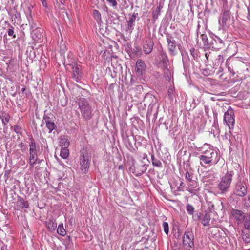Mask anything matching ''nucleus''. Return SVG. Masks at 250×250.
<instances>
[{"instance_id": "obj_1", "label": "nucleus", "mask_w": 250, "mask_h": 250, "mask_svg": "<svg viewBox=\"0 0 250 250\" xmlns=\"http://www.w3.org/2000/svg\"><path fill=\"white\" fill-rule=\"evenodd\" d=\"M198 158L200 161V164L202 167L205 165H216L219 161L217 152L212 148L203 152Z\"/></svg>"}, {"instance_id": "obj_2", "label": "nucleus", "mask_w": 250, "mask_h": 250, "mask_svg": "<svg viewBox=\"0 0 250 250\" xmlns=\"http://www.w3.org/2000/svg\"><path fill=\"white\" fill-rule=\"evenodd\" d=\"M233 175V171L227 170V172L221 177L220 181L217 186L220 194L225 195L229 192Z\"/></svg>"}, {"instance_id": "obj_3", "label": "nucleus", "mask_w": 250, "mask_h": 250, "mask_svg": "<svg viewBox=\"0 0 250 250\" xmlns=\"http://www.w3.org/2000/svg\"><path fill=\"white\" fill-rule=\"evenodd\" d=\"M183 246L185 250H194V236L192 229L188 228L183 236Z\"/></svg>"}, {"instance_id": "obj_4", "label": "nucleus", "mask_w": 250, "mask_h": 250, "mask_svg": "<svg viewBox=\"0 0 250 250\" xmlns=\"http://www.w3.org/2000/svg\"><path fill=\"white\" fill-rule=\"evenodd\" d=\"M223 5L222 9L221 21L219 20L220 24L223 27L229 26L231 17V12L228 5L227 0H222Z\"/></svg>"}, {"instance_id": "obj_5", "label": "nucleus", "mask_w": 250, "mask_h": 250, "mask_svg": "<svg viewBox=\"0 0 250 250\" xmlns=\"http://www.w3.org/2000/svg\"><path fill=\"white\" fill-rule=\"evenodd\" d=\"M80 165L81 170L83 173H86L89 169L90 157L88 155L87 150L83 148L80 151Z\"/></svg>"}, {"instance_id": "obj_6", "label": "nucleus", "mask_w": 250, "mask_h": 250, "mask_svg": "<svg viewBox=\"0 0 250 250\" xmlns=\"http://www.w3.org/2000/svg\"><path fill=\"white\" fill-rule=\"evenodd\" d=\"M79 108L81 115L85 120H89L92 116V110L88 102L84 98L81 99L79 102Z\"/></svg>"}, {"instance_id": "obj_7", "label": "nucleus", "mask_w": 250, "mask_h": 250, "mask_svg": "<svg viewBox=\"0 0 250 250\" xmlns=\"http://www.w3.org/2000/svg\"><path fill=\"white\" fill-rule=\"evenodd\" d=\"M30 142L29 143V164L31 167H33L34 165L37 163L38 160L37 156V148L35 141L33 137L30 138Z\"/></svg>"}, {"instance_id": "obj_8", "label": "nucleus", "mask_w": 250, "mask_h": 250, "mask_svg": "<svg viewBox=\"0 0 250 250\" xmlns=\"http://www.w3.org/2000/svg\"><path fill=\"white\" fill-rule=\"evenodd\" d=\"M247 194V186L246 182L240 178L235 183L232 194L243 198Z\"/></svg>"}, {"instance_id": "obj_9", "label": "nucleus", "mask_w": 250, "mask_h": 250, "mask_svg": "<svg viewBox=\"0 0 250 250\" xmlns=\"http://www.w3.org/2000/svg\"><path fill=\"white\" fill-rule=\"evenodd\" d=\"M234 115V111L230 106L224 114V121L229 129H233L234 126L235 119Z\"/></svg>"}, {"instance_id": "obj_10", "label": "nucleus", "mask_w": 250, "mask_h": 250, "mask_svg": "<svg viewBox=\"0 0 250 250\" xmlns=\"http://www.w3.org/2000/svg\"><path fill=\"white\" fill-rule=\"evenodd\" d=\"M147 165L141 162L136 165H133L130 168V170L136 176H140L144 173L147 170Z\"/></svg>"}, {"instance_id": "obj_11", "label": "nucleus", "mask_w": 250, "mask_h": 250, "mask_svg": "<svg viewBox=\"0 0 250 250\" xmlns=\"http://www.w3.org/2000/svg\"><path fill=\"white\" fill-rule=\"evenodd\" d=\"M242 64H243V63L236 59L227 61L226 62V65H227L229 71L232 73L233 75H234L236 72H238L239 66Z\"/></svg>"}, {"instance_id": "obj_12", "label": "nucleus", "mask_w": 250, "mask_h": 250, "mask_svg": "<svg viewBox=\"0 0 250 250\" xmlns=\"http://www.w3.org/2000/svg\"><path fill=\"white\" fill-rule=\"evenodd\" d=\"M224 47L223 41L219 37L216 36L215 38L212 39L209 42V49L219 50Z\"/></svg>"}, {"instance_id": "obj_13", "label": "nucleus", "mask_w": 250, "mask_h": 250, "mask_svg": "<svg viewBox=\"0 0 250 250\" xmlns=\"http://www.w3.org/2000/svg\"><path fill=\"white\" fill-rule=\"evenodd\" d=\"M146 66L145 62L141 59H138L136 63V73L138 76L143 75L146 71Z\"/></svg>"}, {"instance_id": "obj_14", "label": "nucleus", "mask_w": 250, "mask_h": 250, "mask_svg": "<svg viewBox=\"0 0 250 250\" xmlns=\"http://www.w3.org/2000/svg\"><path fill=\"white\" fill-rule=\"evenodd\" d=\"M167 41L169 52L172 55H175V50L176 48V41L173 39L172 36L169 35L167 37Z\"/></svg>"}, {"instance_id": "obj_15", "label": "nucleus", "mask_w": 250, "mask_h": 250, "mask_svg": "<svg viewBox=\"0 0 250 250\" xmlns=\"http://www.w3.org/2000/svg\"><path fill=\"white\" fill-rule=\"evenodd\" d=\"M137 15L138 13H134L132 15L131 14L129 15V17L128 18V20H127V25L126 29V30L127 31H129L130 33H131L132 32L134 29V25L135 20Z\"/></svg>"}, {"instance_id": "obj_16", "label": "nucleus", "mask_w": 250, "mask_h": 250, "mask_svg": "<svg viewBox=\"0 0 250 250\" xmlns=\"http://www.w3.org/2000/svg\"><path fill=\"white\" fill-rule=\"evenodd\" d=\"M231 214L238 223H241L245 219V214L241 210L233 209Z\"/></svg>"}, {"instance_id": "obj_17", "label": "nucleus", "mask_w": 250, "mask_h": 250, "mask_svg": "<svg viewBox=\"0 0 250 250\" xmlns=\"http://www.w3.org/2000/svg\"><path fill=\"white\" fill-rule=\"evenodd\" d=\"M158 58L159 59L160 63L163 64V67L164 68L167 67L169 62L167 53L163 50H161L159 52Z\"/></svg>"}, {"instance_id": "obj_18", "label": "nucleus", "mask_w": 250, "mask_h": 250, "mask_svg": "<svg viewBox=\"0 0 250 250\" xmlns=\"http://www.w3.org/2000/svg\"><path fill=\"white\" fill-rule=\"evenodd\" d=\"M72 66L73 70V78L76 81L78 82L80 78L81 77V72L80 70V66L77 64L74 63L72 65H70Z\"/></svg>"}, {"instance_id": "obj_19", "label": "nucleus", "mask_w": 250, "mask_h": 250, "mask_svg": "<svg viewBox=\"0 0 250 250\" xmlns=\"http://www.w3.org/2000/svg\"><path fill=\"white\" fill-rule=\"evenodd\" d=\"M111 61V63H112V67H113V73H111V76L113 78H115L117 77V73H119L120 72L122 67H121L120 64L116 63L115 66L113 64H112V63L116 62L117 61H116V58H114V59L113 60L112 57Z\"/></svg>"}, {"instance_id": "obj_20", "label": "nucleus", "mask_w": 250, "mask_h": 250, "mask_svg": "<svg viewBox=\"0 0 250 250\" xmlns=\"http://www.w3.org/2000/svg\"><path fill=\"white\" fill-rule=\"evenodd\" d=\"M154 43L152 40L146 41L143 45V51L146 54L150 53L153 49Z\"/></svg>"}, {"instance_id": "obj_21", "label": "nucleus", "mask_w": 250, "mask_h": 250, "mask_svg": "<svg viewBox=\"0 0 250 250\" xmlns=\"http://www.w3.org/2000/svg\"><path fill=\"white\" fill-rule=\"evenodd\" d=\"M105 23L100 24V32L103 36L107 37L109 34V30L108 29V20H105Z\"/></svg>"}, {"instance_id": "obj_22", "label": "nucleus", "mask_w": 250, "mask_h": 250, "mask_svg": "<svg viewBox=\"0 0 250 250\" xmlns=\"http://www.w3.org/2000/svg\"><path fill=\"white\" fill-rule=\"evenodd\" d=\"M46 123V126L49 130V132L51 133L55 128V125L54 123L50 121V118L49 117H45L44 118Z\"/></svg>"}, {"instance_id": "obj_23", "label": "nucleus", "mask_w": 250, "mask_h": 250, "mask_svg": "<svg viewBox=\"0 0 250 250\" xmlns=\"http://www.w3.org/2000/svg\"><path fill=\"white\" fill-rule=\"evenodd\" d=\"M242 237L245 243H250V230L248 229L242 230Z\"/></svg>"}, {"instance_id": "obj_24", "label": "nucleus", "mask_w": 250, "mask_h": 250, "mask_svg": "<svg viewBox=\"0 0 250 250\" xmlns=\"http://www.w3.org/2000/svg\"><path fill=\"white\" fill-rule=\"evenodd\" d=\"M17 204L21 208H27L29 206L28 202L20 197L18 198Z\"/></svg>"}, {"instance_id": "obj_25", "label": "nucleus", "mask_w": 250, "mask_h": 250, "mask_svg": "<svg viewBox=\"0 0 250 250\" xmlns=\"http://www.w3.org/2000/svg\"><path fill=\"white\" fill-rule=\"evenodd\" d=\"M57 224L55 222V221L53 220H50L46 222L47 227L50 231L55 230L57 228Z\"/></svg>"}, {"instance_id": "obj_26", "label": "nucleus", "mask_w": 250, "mask_h": 250, "mask_svg": "<svg viewBox=\"0 0 250 250\" xmlns=\"http://www.w3.org/2000/svg\"><path fill=\"white\" fill-rule=\"evenodd\" d=\"M202 223L203 224L204 226H207L209 225V223L210 220V214L208 212L206 213L204 215L203 217L202 218Z\"/></svg>"}, {"instance_id": "obj_27", "label": "nucleus", "mask_w": 250, "mask_h": 250, "mask_svg": "<svg viewBox=\"0 0 250 250\" xmlns=\"http://www.w3.org/2000/svg\"><path fill=\"white\" fill-rule=\"evenodd\" d=\"M186 179L188 181L190 185H194L195 181L193 179V174L191 172L187 171L185 173Z\"/></svg>"}, {"instance_id": "obj_28", "label": "nucleus", "mask_w": 250, "mask_h": 250, "mask_svg": "<svg viewBox=\"0 0 250 250\" xmlns=\"http://www.w3.org/2000/svg\"><path fill=\"white\" fill-rule=\"evenodd\" d=\"M151 161L152 163V165L154 167H162V164L161 162L158 159H156L154 155H151Z\"/></svg>"}, {"instance_id": "obj_29", "label": "nucleus", "mask_w": 250, "mask_h": 250, "mask_svg": "<svg viewBox=\"0 0 250 250\" xmlns=\"http://www.w3.org/2000/svg\"><path fill=\"white\" fill-rule=\"evenodd\" d=\"M57 233L61 236H63L66 234V232L63 228L62 223L59 225L57 229Z\"/></svg>"}, {"instance_id": "obj_30", "label": "nucleus", "mask_w": 250, "mask_h": 250, "mask_svg": "<svg viewBox=\"0 0 250 250\" xmlns=\"http://www.w3.org/2000/svg\"><path fill=\"white\" fill-rule=\"evenodd\" d=\"M161 9L160 7H157L154 9L152 11V18L154 21H156L160 14Z\"/></svg>"}, {"instance_id": "obj_31", "label": "nucleus", "mask_w": 250, "mask_h": 250, "mask_svg": "<svg viewBox=\"0 0 250 250\" xmlns=\"http://www.w3.org/2000/svg\"><path fill=\"white\" fill-rule=\"evenodd\" d=\"M201 38L204 43V47L207 48H209V43L208 42L207 36L205 34H202L201 35Z\"/></svg>"}, {"instance_id": "obj_32", "label": "nucleus", "mask_w": 250, "mask_h": 250, "mask_svg": "<svg viewBox=\"0 0 250 250\" xmlns=\"http://www.w3.org/2000/svg\"><path fill=\"white\" fill-rule=\"evenodd\" d=\"M60 146L62 148H67L69 145V142L66 138H62L60 142Z\"/></svg>"}, {"instance_id": "obj_33", "label": "nucleus", "mask_w": 250, "mask_h": 250, "mask_svg": "<svg viewBox=\"0 0 250 250\" xmlns=\"http://www.w3.org/2000/svg\"><path fill=\"white\" fill-rule=\"evenodd\" d=\"M164 75L166 78V79L169 81L171 80V77H172V74L171 72V71L168 69L167 67L165 68L164 70Z\"/></svg>"}, {"instance_id": "obj_34", "label": "nucleus", "mask_w": 250, "mask_h": 250, "mask_svg": "<svg viewBox=\"0 0 250 250\" xmlns=\"http://www.w3.org/2000/svg\"><path fill=\"white\" fill-rule=\"evenodd\" d=\"M60 155L63 159L67 158L69 155L68 149L67 148H62L60 153Z\"/></svg>"}, {"instance_id": "obj_35", "label": "nucleus", "mask_w": 250, "mask_h": 250, "mask_svg": "<svg viewBox=\"0 0 250 250\" xmlns=\"http://www.w3.org/2000/svg\"><path fill=\"white\" fill-rule=\"evenodd\" d=\"M113 14L114 15H112L110 16V21H111V22H113L114 24H118L120 21L119 19V17L118 16L117 14L113 13Z\"/></svg>"}, {"instance_id": "obj_36", "label": "nucleus", "mask_w": 250, "mask_h": 250, "mask_svg": "<svg viewBox=\"0 0 250 250\" xmlns=\"http://www.w3.org/2000/svg\"><path fill=\"white\" fill-rule=\"evenodd\" d=\"M1 119L4 125H6L9 121L10 116L8 114L5 113L1 116Z\"/></svg>"}, {"instance_id": "obj_37", "label": "nucleus", "mask_w": 250, "mask_h": 250, "mask_svg": "<svg viewBox=\"0 0 250 250\" xmlns=\"http://www.w3.org/2000/svg\"><path fill=\"white\" fill-rule=\"evenodd\" d=\"M244 221V226L245 229H248L249 230H250V215H249L246 218H245Z\"/></svg>"}, {"instance_id": "obj_38", "label": "nucleus", "mask_w": 250, "mask_h": 250, "mask_svg": "<svg viewBox=\"0 0 250 250\" xmlns=\"http://www.w3.org/2000/svg\"><path fill=\"white\" fill-rule=\"evenodd\" d=\"M244 206L247 208L250 207V195H248L247 197L243 199Z\"/></svg>"}, {"instance_id": "obj_39", "label": "nucleus", "mask_w": 250, "mask_h": 250, "mask_svg": "<svg viewBox=\"0 0 250 250\" xmlns=\"http://www.w3.org/2000/svg\"><path fill=\"white\" fill-rule=\"evenodd\" d=\"M186 210H187V212L189 215H193L194 211V208L192 205L188 204L187 206Z\"/></svg>"}, {"instance_id": "obj_40", "label": "nucleus", "mask_w": 250, "mask_h": 250, "mask_svg": "<svg viewBox=\"0 0 250 250\" xmlns=\"http://www.w3.org/2000/svg\"><path fill=\"white\" fill-rule=\"evenodd\" d=\"M93 14L95 19L97 20L98 22L99 21L101 20V14L98 11L94 10L93 11Z\"/></svg>"}, {"instance_id": "obj_41", "label": "nucleus", "mask_w": 250, "mask_h": 250, "mask_svg": "<svg viewBox=\"0 0 250 250\" xmlns=\"http://www.w3.org/2000/svg\"><path fill=\"white\" fill-rule=\"evenodd\" d=\"M190 54L191 55H192V56L193 57V58L194 59H196L198 58V53H197V51L194 48H191L190 49Z\"/></svg>"}, {"instance_id": "obj_42", "label": "nucleus", "mask_w": 250, "mask_h": 250, "mask_svg": "<svg viewBox=\"0 0 250 250\" xmlns=\"http://www.w3.org/2000/svg\"><path fill=\"white\" fill-rule=\"evenodd\" d=\"M163 226L165 232L166 234L167 235L169 232V227L168 223L167 222H164L163 224Z\"/></svg>"}, {"instance_id": "obj_43", "label": "nucleus", "mask_w": 250, "mask_h": 250, "mask_svg": "<svg viewBox=\"0 0 250 250\" xmlns=\"http://www.w3.org/2000/svg\"><path fill=\"white\" fill-rule=\"evenodd\" d=\"M224 61V58L222 55H219L217 56V58L216 60V63H218V64L221 63Z\"/></svg>"}, {"instance_id": "obj_44", "label": "nucleus", "mask_w": 250, "mask_h": 250, "mask_svg": "<svg viewBox=\"0 0 250 250\" xmlns=\"http://www.w3.org/2000/svg\"><path fill=\"white\" fill-rule=\"evenodd\" d=\"M14 131L17 134H21V128L20 126H19V125H15L14 127Z\"/></svg>"}, {"instance_id": "obj_45", "label": "nucleus", "mask_w": 250, "mask_h": 250, "mask_svg": "<svg viewBox=\"0 0 250 250\" xmlns=\"http://www.w3.org/2000/svg\"><path fill=\"white\" fill-rule=\"evenodd\" d=\"M181 54H182V56L183 57V65L184 66L186 62H187V57L188 58V54L187 52H185V53H182Z\"/></svg>"}, {"instance_id": "obj_46", "label": "nucleus", "mask_w": 250, "mask_h": 250, "mask_svg": "<svg viewBox=\"0 0 250 250\" xmlns=\"http://www.w3.org/2000/svg\"><path fill=\"white\" fill-rule=\"evenodd\" d=\"M110 5H111L114 9H117V2L116 0H110Z\"/></svg>"}, {"instance_id": "obj_47", "label": "nucleus", "mask_w": 250, "mask_h": 250, "mask_svg": "<svg viewBox=\"0 0 250 250\" xmlns=\"http://www.w3.org/2000/svg\"><path fill=\"white\" fill-rule=\"evenodd\" d=\"M18 146L21 148V150L22 151V152H24L25 151V149H26V147H25V145L24 144V143H23V142H21L19 145H18Z\"/></svg>"}, {"instance_id": "obj_48", "label": "nucleus", "mask_w": 250, "mask_h": 250, "mask_svg": "<svg viewBox=\"0 0 250 250\" xmlns=\"http://www.w3.org/2000/svg\"><path fill=\"white\" fill-rule=\"evenodd\" d=\"M248 15L247 16V19L250 21V5L247 7Z\"/></svg>"}, {"instance_id": "obj_49", "label": "nucleus", "mask_w": 250, "mask_h": 250, "mask_svg": "<svg viewBox=\"0 0 250 250\" xmlns=\"http://www.w3.org/2000/svg\"><path fill=\"white\" fill-rule=\"evenodd\" d=\"M7 33H8V34L9 36H13L14 31H13V28H10V29H8Z\"/></svg>"}, {"instance_id": "obj_50", "label": "nucleus", "mask_w": 250, "mask_h": 250, "mask_svg": "<svg viewBox=\"0 0 250 250\" xmlns=\"http://www.w3.org/2000/svg\"><path fill=\"white\" fill-rule=\"evenodd\" d=\"M167 93L169 96L171 97L173 93V89L172 88H170L168 89Z\"/></svg>"}, {"instance_id": "obj_51", "label": "nucleus", "mask_w": 250, "mask_h": 250, "mask_svg": "<svg viewBox=\"0 0 250 250\" xmlns=\"http://www.w3.org/2000/svg\"><path fill=\"white\" fill-rule=\"evenodd\" d=\"M1 250H8L7 249V247H2Z\"/></svg>"}, {"instance_id": "obj_52", "label": "nucleus", "mask_w": 250, "mask_h": 250, "mask_svg": "<svg viewBox=\"0 0 250 250\" xmlns=\"http://www.w3.org/2000/svg\"><path fill=\"white\" fill-rule=\"evenodd\" d=\"M205 56H206V58L207 60H208V55L207 53L205 54Z\"/></svg>"}, {"instance_id": "obj_53", "label": "nucleus", "mask_w": 250, "mask_h": 250, "mask_svg": "<svg viewBox=\"0 0 250 250\" xmlns=\"http://www.w3.org/2000/svg\"><path fill=\"white\" fill-rule=\"evenodd\" d=\"M223 71V68H221V67H220V69H219V72H222Z\"/></svg>"}, {"instance_id": "obj_54", "label": "nucleus", "mask_w": 250, "mask_h": 250, "mask_svg": "<svg viewBox=\"0 0 250 250\" xmlns=\"http://www.w3.org/2000/svg\"><path fill=\"white\" fill-rule=\"evenodd\" d=\"M21 161H22L23 162V164H25V161H24V159H23L22 158H21Z\"/></svg>"}, {"instance_id": "obj_55", "label": "nucleus", "mask_w": 250, "mask_h": 250, "mask_svg": "<svg viewBox=\"0 0 250 250\" xmlns=\"http://www.w3.org/2000/svg\"><path fill=\"white\" fill-rule=\"evenodd\" d=\"M146 156H147L146 154H144V157H143V158L144 159H145V158H146Z\"/></svg>"}, {"instance_id": "obj_56", "label": "nucleus", "mask_w": 250, "mask_h": 250, "mask_svg": "<svg viewBox=\"0 0 250 250\" xmlns=\"http://www.w3.org/2000/svg\"><path fill=\"white\" fill-rule=\"evenodd\" d=\"M122 166H120L119 167V169H121V168H122Z\"/></svg>"}, {"instance_id": "obj_57", "label": "nucleus", "mask_w": 250, "mask_h": 250, "mask_svg": "<svg viewBox=\"0 0 250 250\" xmlns=\"http://www.w3.org/2000/svg\"><path fill=\"white\" fill-rule=\"evenodd\" d=\"M21 156H22L23 157H24L22 154H20L19 158H21Z\"/></svg>"}, {"instance_id": "obj_58", "label": "nucleus", "mask_w": 250, "mask_h": 250, "mask_svg": "<svg viewBox=\"0 0 250 250\" xmlns=\"http://www.w3.org/2000/svg\"><path fill=\"white\" fill-rule=\"evenodd\" d=\"M183 184H184V183L183 182H181L180 183V186H183Z\"/></svg>"}, {"instance_id": "obj_59", "label": "nucleus", "mask_w": 250, "mask_h": 250, "mask_svg": "<svg viewBox=\"0 0 250 250\" xmlns=\"http://www.w3.org/2000/svg\"><path fill=\"white\" fill-rule=\"evenodd\" d=\"M24 90H25V88H22V92H23V91H24Z\"/></svg>"}, {"instance_id": "obj_60", "label": "nucleus", "mask_w": 250, "mask_h": 250, "mask_svg": "<svg viewBox=\"0 0 250 250\" xmlns=\"http://www.w3.org/2000/svg\"><path fill=\"white\" fill-rule=\"evenodd\" d=\"M244 250H250V248L248 249H244Z\"/></svg>"}, {"instance_id": "obj_61", "label": "nucleus", "mask_w": 250, "mask_h": 250, "mask_svg": "<svg viewBox=\"0 0 250 250\" xmlns=\"http://www.w3.org/2000/svg\"><path fill=\"white\" fill-rule=\"evenodd\" d=\"M113 85V83H112L111 84H110V87Z\"/></svg>"}, {"instance_id": "obj_62", "label": "nucleus", "mask_w": 250, "mask_h": 250, "mask_svg": "<svg viewBox=\"0 0 250 250\" xmlns=\"http://www.w3.org/2000/svg\"><path fill=\"white\" fill-rule=\"evenodd\" d=\"M105 53H106V52H104V53L103 55H105Z\"/></svg>"}, {"instance_id": "obj_63", "label": "nucleus", "mask_w": 250, "mask_h": 250, "mask_svg": "<svg viewBox=\"0 0 250 250\" xmlns=\"http://www.w3.org/2000/svg\"><path fill=\"white\" fill-rule=\"evenodd\" d=\"M107 1H109V0H107Z\"/></svg>"}]
</instances>
